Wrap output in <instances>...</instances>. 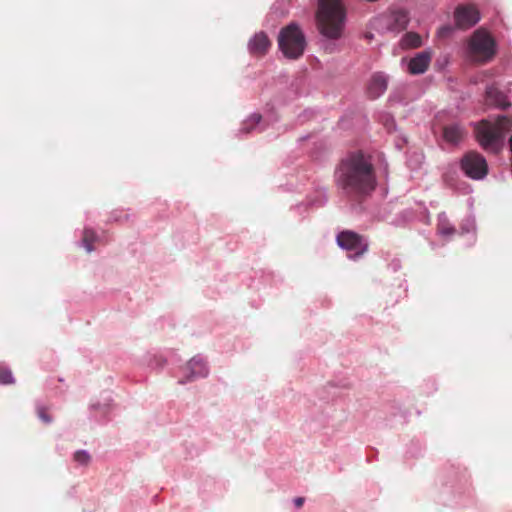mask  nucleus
Returning <instances> with one entry per match:
<instances>
[{"label": "nucleus", "instance_id": "2", "mask_svg": "<svg viewBox=\"0 0 512 512\" xmlns=\"http://www.w3.org/2000/svg\"><path fill=\"white\" fill-rule=\"evenodd\" d=\"M512 130V118L498 116L494 121L483 119L474 125L478 144L489 153H499L504 145L505 135Z\"/></svg>", "mask_w": 512, "mask_h": 512}, {"label": "nucleus", "instance_id": "14", "mask_svg": "<svg viewBox=\"0 0 512 512\" xmlns=\"http://www.w3.org/2000/svg\"><path fill=\"white\" fill-rule=\"evenodd\" d=\"M466 135V129L459 123H452L443 127V138L448 143L458 144Z\"/></svg>", "mask_w": 512, "mask_h": 512}, {"label": "nucleus", "instance_id": "6", "mask_svg": "<svg viewBox=\"0 0 512 512\" xmlns=\"http://www.w3.org/2000/svg\"><path fill=\"white\" fill-rule=\"evenodd\" d=\"M461 169L471 179L480 180L488 174V164L483 155L469 151L461 159Z\"/></svg>", "mask_w": 512, "mask_h": 512}, {"label": "nucleus", "instance_id": "4", "mask_svg": "<svg viewBox=\"0 0 512 512\" xmlns=\"http://www.w3.org/2000/svg\"><path fill=\"white\" fill-rule=\"evenodd\" d=\"M277 40L279 49L286 58L296 60L304 54L307 45L306 38L296 23L284 26L280 30Z\"/></svg>", "mask_w": 512, "mask_h": 512}, {"label": "nucleus", "instance_id": "12", "mask_svg": "<svg viewBox=\"0 0 512 512\" xmlns=\"http://www.w3.org/2000/svg\"><path fill=\"white\" fill-rule=\"evenodd\" d=\"M249 51L252 55L261 57L265 55L271 47V41L264 32H258L249 41Z\"/></svg>", "mask_w": 512, "mask_h": 512}, {"label": "nucleus", "instance_id": "18", "mask_svg": "<svg viewBox=\"0 0 512 512\" xmlns=\"http://www.w3.org/2000/svg\"><path fill=\"white\" fill-rule=\"evenodd\" d=\"M97 240V235L92 229H85L82 242L88 252L93 250V243Z\"/></svg>", "mask_w": 512, "mask_h": 512}, {"label": "nucleus", "instance_id": "5", "mask_svg": "<svg viewBox=\"0 0 512 512\" xmlns=\"http://www.w3.org/2000/svg\"><path fill=\"white\" fill-rule=\"evenodd\" d=\"M468 53L473 61L480 63L488 62L496 53L495 41L489 33L477 30L469 40Z\"/></svg>", "mask_w": 512, "mask_h": 512}, {"label": "nucleus", "instance_id": "16", "mask_svg": "<svg viewBox=\"0 0 512 512\" xmlns=\"http://www.w3.org/2000/svg\"><path fill=\"white\" fill-rule=\"evenodd\" d=\"M400 44L404 49L417 48L421 46V37L417 33L408 32L402 37Z\"/></svg>", "mask_w": 512, "mask_h": 512}, {"label": "nucleus", "instance_id": "20", "mask_svg": "<svg viewBox=\"0 0 512 512\" xmlns=\"http://www.w3.org/2000/svg\"><path fill=\"white\" fill-rule=\"evenodd\" d=\"M74 460L80 464V465H84V466H87L89 463H90V460H91V456L89 455V453L85 450H78L74 453V456H73Z\"/></svg>", "mask_w": 512, "mask_h": 512}, {"label": "nucleus", "instance_id": "13", "mask_svg": "<svg viewBox=\"0 0 512 512\" xmlns=\"http://www.w3.org/2000/svg\"><path fill=\"white\" fill-rule=\"evenodd\" d=\"M486 102L501 109H506L511 106L507 95L502 92L497 86L491 85L486 89Z\"/></svg>", "mask_w": 512, "mask_h": 512}, {"label": "nucleus", "instance_id": "7", "mask_svg": "<svg viewBox=\"0 0 512 512\" xmlns=\"http://www.w3.org/2000/svg\"><path fill=\"white\" fill-rule=\"evenodd\" d=\"M336 241L342 249L354 252L353 259L361 257L368 251V243L365 242L363 236L351 230L341 231L337 235Z\"/></svg>", "mask_w": 512, "mask_h": 512}, {"label": "nucleus", "instance_id": "22", "mask_svg": "<svg viewBox=\"0 0 512 512\" xmlns=\"http://www.w3.org/2000/svg\"><path fill=\"white\" fill-rule=\"evenodd\" d=\"M37 415L46 424H49L52 422V417L48 414V410L45 407H38Z\"/></svg>", "mask_w": 512, "mask_h": 512}, {"label": "nucleus", "instance_id": "15", "mask_svg": "<svg viewBox=\"0 0 512 512\" xmlns=\"http://www.w3.org/2000/svg\"><path fill=\"white\" fill-rule=\"evenodd\" d=\"M409 23V16L406 11L400 10L393 14L392 28L397 31L406 29Z\"/></svg>", "mask_w": 512, "mask_h": 512}, {"label": "nucleus", "instance_id": "17", "mask_svg": "<svg viewBox=\"0 0 512 512\" xmlns=\"http://www.w3.org/2000/svg\"><path fill=\"white\" fill-rule=\"evenodd\" d=\"M261 118L260 114H252L242 123L241 131L243 133H250L260 123Z\"/></svg>", "mask_w": 512, "mask_h": 512}, {"label": "nucleus", "instance_id": "21", "mask_svg": "<svg viewBox=\"0 0 512 512\" xmlns=\"http://www.w3.org/2000/svg\"><path fill=\"white\" fill-rule=\"evenodd\" d=\"M438 231L444 236H450L455 233V228L446 221H441L438 224Z\"/></svg>", "mask_w": 512, "mask_h": 512}, {"label": "nucleus", "instance_id": "11", "mask_svg": "<svg viewBox=\"0 0 512 512\" xmlns=\"http://www.w3.org/2000/svg\"><path fill=\"white\" fill-rule=\"evenodd\" d=\"M432 60V52L424 50L417 53L408 63V71L410 74H423L427 71Z\"/></svg>", "mask_w": 512, "mask_h": 512}, {"label": "nucleus", "instance_id": "19", "mask_svg": "<svg viewBox=\"0 0 512 512\" xmlns=\"http://www.w3.org/2000/svg\"><path fill=\"white\" fill-rule=\"evenodd\" d=\"M0 383L4 385L14 383L12 372L5 365H0Z\"/></svg>", "mask_w": 512, "mask_h": 512}, {"label": "nucleus", "instance_id": "1", "mask_svg": "<svg viewBox=\"0 0 512 512\" xmlns=\"http://www.w3.org/2000/svg\"><path fill=\"white\" fill-rule=\"evenodd\" d=\"M338 186L346 195L362 198L376 188L373 165L362 153H352L344 158L336 172Z\"/></svg>", "mask_w": 512, "mask_h": 512}, {"label": "nucleus", "instance_id": "23", "mask_svg": "<svg viewBox=\"0 0 512 512\" xmlns=\"http://www.w3.org/2000/svg\"><path fill=\"white\" fill-rule=\"evenodd\" d=\"M305 502V498L303 497H297L294 499V504L297 508H301Z\"/></svg>", "mask_w": 512, "mask_h": 512}, {"label": "nucleus", "instance_id": "24", "mask_svg": "<svg viewBox=\"0 0 512 512\" xmlns=\"http://www.w3.org/2000/svg\"><path fill=\"white\" fill-rule=\"evenodd\" d=\"M509 142H510V147H511V151H512V136H511Z\"/></svg>", "mask_w": 512, "mask_h": 512}, {"label": "nucleus", "instance_id": "3", "mask_svg": "<svg viewBox=\"0 0 512 512\" xmlns=\"http://www.w3.org/2000/svg\"><path fill=\"white\" fill-rule=\"evenodd\" d=\"M345 11L341 0H319L316 14L320 33L327 38L337 39L344 27Z\"/></svg>", "mask_w": 512, "mask_h": 512}, {"label": "nucleus", "instance_id": "10", "mask_svg": "<svg viewBox=\"0 0 512 512\" xmlns=\"http://www.w3.org/2000/svg\"><path fill=\"white\" fill-rule=\"evenodd\" d=\"M388 77L381 72L374 73L369 79L366 86L368 98L377 99L387 90Z\"/></svg>", "mask_w": 512, "mask_h": 512}, {"label": "nucleus", "instance_id": "9", "mask_svg": "<svg viewBox=\"0 0 512 512\" xmlns=\"http://www.w3.org/2000/svg\"><path fill=\"white\" fill-rule=\"evenodd\" d=\"M183 378L179 379L180 384H186L198 378L207 376L208 370L206 364L201 359L192 358L182 368Z\"/></svg>", "mask_w": 512, "mask_h": 512}, {"label": "nucleus", "instance_id": "8", "mask_svg": "<svg viewBox=\"0 0 512 512\" xmlns=\"http://www.w3.org/2000/svg\"><path fill=\"white\" fill-rule=\"evenodd\" d=\"M454 19L458 28L468 29L480 20V13L474 5L463 4L455 9Z\"/></svg>", "mask_w": 512, "mask_h": 512}]
</instances>
